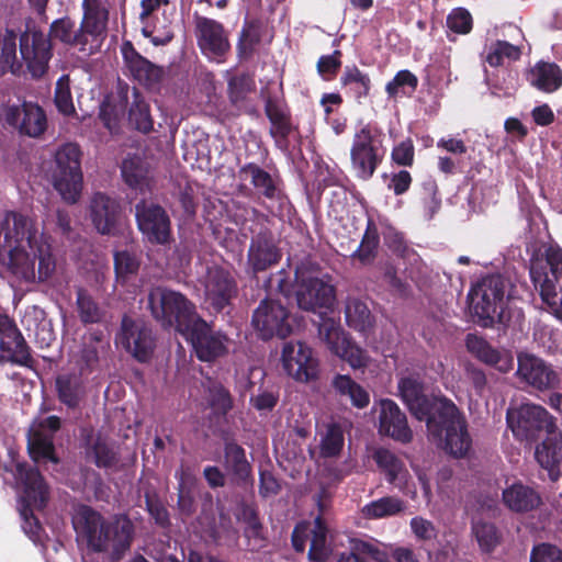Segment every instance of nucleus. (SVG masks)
Wrapping results in <instances>:
<instances>
[{
  "instance_id": "26",
  "label": "nucleus",
  "mask_w": 562,
  "mask_h": 562,
  "mask_svg": "<svg viewBox=\"0 0 562 562\" xmlns=\"http://www.w3.org/2000/svg\"><path fill=\"white\" fill-rule=\"evenodd\" d=\"M195 33L201 50L212 57L223 56L229 49V42L223 25L205 16L195 14Z\"/></svg>"
},
{
  "instance_id": "22",
  "label": "nucleus",
  "mask_w": 562,
  "mask_h": 562,
  "mask_svg": "<svg viewBox=\"0 0 562 562\" xmlns=\"http://www.w3.org/2000/svg\"><path fill=\"white\" fill-rule=\"evenodd\" d=\"M59 428L60 418L54 415L33 423L29 431L27 450L34 462L58 463L54 437Z\"/></svg>"
},
{
  "instance_id": "13",
  "label": "nucleus",
  "mask_w": 562,
  "mask_h": 562,
  "mask_svg": "<svg viewBox=\"0 0 562 562\" xmlns=\"http://www.w3.org/2000/svg\"><path fill=\"white\" fill-rule=\"evenodd\" d=\"M318 337L331 353L345 360L352 369H363L369 364L370 357L367 350L353 342L335 319H322L318 325Z\"/></svg>"
},
{
  "instance_id": "40",
  "label": "nucleus",
  "mask_w": 562,
  "mask_h": 562,
  "mask_svg": "<svg viewBox=\"0 0 562 562\" xmlns=\"http://www.w3.org/2000/svg\"><path fill=\"white\" fill-rule=\"evenodd\" d=\"M345 319L350 328L362 334L370 331L374 325V317L366 301L355 296L346 300Z\"/></svg>"
},
{
  "instance_id": "16",
  "label": "nucleus",
  "mask_w": 562,
  "mask_h": 562,
  "mask_svg": "<svg viewBox=\"0 0 562 562\" xmlns=\"http://www.w3.org/2000/svg\"><path fill=\"white\" fill-rule=\"evenodd\" d=\"M518 381L537 391H553L561 387V373L543 359L527 352L517 357Z\"/></svg>"
},
{
  "instance_id": "41",
  "label": "nucleus",
  "mask_w": 562,
  "mask_h": 562,
  "mask_svg": "<svg viewBox=\"0 0 562 562\" xmlns=\"http://www.w3.org/2000/svg\"><path fill=\"white\" fill-rule=\"evenodd\" d=\"M83 19L81 29L87 36L101 35L108 24L109 11L102 5L101 0H82Z\"/></svg>"
},
{
  "instance_id": "1",
  "label": "nucleus",
  "mask_w": 562,
  "mask_h": 562,
  "mask_svg": "<svg viewBox=\"0 0 562 562\" xmlns=\"http://www.w3.org/2000/svg\"><path fill=\"white\" fill-rule=\"evenodd\" d=\"M0 249L8 254L11 271L26 282H44L56 269L50 237L29 215L5 214L0 222Z\"/></svg>"
},
{
  "instance_id": "38",
  "label": "nucleus",
  "mask_w": 562,
  "mask_h": 562,
  "mask_svg": "<svg viewBox=\"0 0 562 562\" xmlns=\"http://www.w3.org/2000/svg\"><path fill=\"white\" fill-rule=\"evenodd\" d=\"M380 249V233L376 223L372 217H368L367 226L361 241L356 250L350 255L353 263L361 267H368L374 263Z\"/></svg>"
},
{
  "instance_id": "25",
  "label": "nucleus",
  "mask_w": 562,
  "mask_h": 562,
  "mask_svg": "<svg viewBox=\"0 0 562 562\" xmlns=\"http://www.w3.org/2000/svg\"><path fill=\"white\" fill-rule=\"evenodd\" d=\"M89 214L98 233L115 235L119 232L122 207L115 198L102 192L94 193L90 200Z\"/></svg>"
},
{
  "instance_id": "48",
  "label": "nucleus",
  "mask_w": 562,
  "mask_h": 562,
  "mask_svg": "<svg viewBox=\"0 0 562 562\" xmlns=\"http://www.w3.org/2000/svg\"><path fill=\"white\" fill-rule=\"evenodd\" d=\"M405 503L396 496H384L364 505L361 513L368 519H381L403 512Z\"/></svg>"
},
{
  "instance_id": "50",
  "label": "nucleus",
  "mask_w": 562,
  "mask_h": 562,
  "mask_svg": "<svg viewBox=\"0 0 562 562\" xmlns=\"http://www.w3.org/2000/svg\"><path fill=\"white\" fill-rule=\"evenodd\" d=\"M133 97L134 99L128 110V123L138 132L149 133L154 126L149 105L140 98L136 89L133 91Z\"/></svg>"
},
{
  "instance_id": "39",
  "label": "nucleus",
  "mask_w": 562,
  "mask_h": 562,
  "mask_svg": "<svg viewBox=\"0 0 562 562\" xmlns=\"http://www.w3.org/2000/svg\"><path fill=\"white\" fill-rule=\"evenodd\" d=\"M531 86L543 92H554L562 86V70L554 63L539 61L527 76Z\"/></svg>"
},
{
  "instance_id": "21",
  "label": "nucleus",
  "mask_w": 562,
  "mask_h": 562,
  "mask_svg": "<svg viewBox=\"0 0 562 562\" xmlns=\"http://www.w3.org/2000/svg\"><path fill=\"white\" fill-rule=\"evenodd\" d=\"M281 362L284 372L295 381L308 382L317 378L318 361L312 348L301 341L284 344Z\"/></svg>"
},
{
  "instance_id": "51",
  "label": "nucleus",
  "mask_w": 562,
  "mask_h": 562,
  "mask_svg": "<svg viewBox=\"0 0 562 562\" xmlns=\"http://www.w3.org/2000/svg\"><path fill=\"white\" fill-rule=\"evenodd\" d=\"M76 305L83 324H97L103 318V311L94 299L83 289L77 290Z\"/></svg>"
},
{
  "instance_id": "59",
  "label": "nucleus",
  "mask_w": 562,
  "mask_h": 562,
  "mask_svg": "<svg viewBox=\"0 0 562 562\" xmlns=\"http://www.w3.org/2000/svg\"><path fill=\"white\" fill-rule=\"evenodd\" d=\"M472 531L483 551L490 552L497 544L496 527L491 522L474 521Z\"/></svg>"
},
{
  "instance_id": "10",
  "label": "nucleus",
  "mask_w": 562,
  "mask_h": 562,
  "mask_svg": "<svg viewBox=\"0 0 562 562\" xmlns=\"http://www.w3.org/2000/svg\"><path fill=\"white\" fill-rule=\"evenodd\" d=\"M80 157V148L74 143L61 145L55 153L53 186L61 199L69 204L77 203L82 191Z\"/></svg>"
},
{
  "instance_id": "46",
  "label": "nucleus",
  "mask_w": 562,
  "mask_h": 562,
  "mask_svg": "<svg viewBox=\"0 0 562 562\" xmlns=\"http://www.w3.org/2000/svg\"><path fill=\"white\" fill-rule=\"evenodd\" d=\"M16 34L12 30L0 32V76L10 71L19 74L21 64L16 60Z\"/></svg>"
},
{
  "instance_id": "63",
  "label": "nucleus",
  "mask_w": 562,
  "mask_h": 562,
  "mask_svg": "<svg viewBox=\"0 0 562 562\" xmlns=\"http://www.w3.org/2000/svg\"><path fill=\"white\" fill-rule=\"evenodd\" d=\"M448 27L458 34H467L472 29V16L464 8L453 9L447 16Z\"/></svg>"
},
{
  "instance_id": "43",
  "label": "nucleus",
  "mask_w": 562,
  "mask_h": 562,
  "mask_svg": "<svg viewBox=\"0 0 562 562\" xmlns=\"http://www.w3.org/2000/svg\"><path fill=\"white\" fill-rule=\"evenodd\" d=\"M56 390L59 401L69 408L79 406L85 394L80 375L75 373L60 374L56 378Z\"/></svg>"
},
{
  "instance_id": "35",
  "label": "nucleus",
  "mask_w": 562,
  "mask_h": 562,
  "mask_svg": "<svg viewBox=\"0 0 562 562\" xmlns=\"http://www.w3.org/2000/svg\"><path fill=\"white\" fill-rule=\"evenodd\" d=\"M379 470L384 473L389 483L396 486L406 484L409 476L404 461L393 451L386 448H378L372 454Z\"/></svg>"
},
{
  "instance_id": "32",
  "label": "nucleus",
  "mask_w": 562,
  "mask_h": 562,
  "mask_svg": "<svg viewBox=\"0 0 562 562\" xmlns=\"http://www.w3.org/2000/svg\"><path fill=\"white\" fill-rule=\"evenodd\" d=\"M536 460L548 471L551 481H557L562 473V430L557 428L536 448Z\"/></svg>"
},
{
  "instance_id": "36",
  "label": "nucleus",
  "mask_w": 562,
  "mask_h": 562,
  "mask_svg": "<svg viewBox=\"0 0 562 562\" xmlns=\"http://www.w3.org/2000/svg\"><path fill=\"white\" fill-rule=\"evenodd\" d=\"M22 323L26 330L34 335L41 348L49 347L56 338L52 321L38 306L30 307L25 312Z\"/></svg>"
},
{
  "instance_id": "27",
  "label": "nucleus",
  "mask_w": 562,
  "mask_h": 562,
  "mask_svg": "<svg viewBox=\"0 0 562 562\" xmlns=\"http://www.w3.org/2000/svg\"><path fill=\"white\" fill-rule=\"evenodd\" d=\"M265 113L271 123L269 134L276 146L283 151L288 150L289 136L294 131L288 105L282 100L269 97L265 102Z\"/></svg>"
},
{
  "instance_id": "49",
  "label": "nucleus",
  "mask_w": 562,
  "mask_h": 562,
  "mask_svg": "<svg viewBox=\"0 0 562 562\" xmlns=\"http://www.w3.org/2000/svg\"><path fill=\"white\" fill-rule=\"evenodd\" d=\"M328 529L321 517L314 520L308 558L314 562H325L331 553L327 541Z\"/></svg>"
},
{
  "instance_id": "61",
  "label": "nucleus",
  "mask_w": 562,
  "mask_h": 562,
  "mask_svg": "<svg viewBox=\"0 0 562 562\" xmlns=\"http://www.w3.org/2000/svg\"><path fill=\"white\" fill-rule=\"evenodd\" d=\"M139 262L136 256L128 250L114 252V270L117 277L124 278L137 272Z\"/></svg>"
},
{
  "instance_id": "60",
  "label": "nucleus",
  "mask_w": 562,
  "mask_h": 562,
  "mask_svg": "<svg viewBox=\"0 0 562 562\" xmlns=\"http://www.w3.org/2000/svg\"><path fill=\"white\" fill-rule=\"evenodd\" d=\"M341 52L334 50L329 55H322L317 60V72L324 80H333L341 67Z\"/></svg>"
},
{
  "instance_id": "33",
  "label": "nucleus",
  "mask_w": 562,
  "mask_h": 562,
  "mask_svg": "<svg viewBox=\"0 0 562 562\" xmlns=\"http://www.w3.org/2000/svg\"><path fill=\"white\" fill-rule=\"evenodd\" d=\"M504 505L513 513L527 514L542 505L540 493L532 486L514 482L502 493Z\"/></svg>"
},
{
  "instance_id": "3",
  "label": "nucleus",
  "mask_w": 562,
  "mask_h": 562,
  "mask_svg": "<svg viewBox=\"0 0 562 562\" xmlns=\"http://www.w3.org/2000/svg\"><path fill=\"white\" fill-rule=\"evenodd\" d=\"M71 46H86L88 38L81 26L77 27L74 20L64 16L55 20L49 27V35L40 31L23 33L20 37V54L33 78L42 77L52 58L50 38Z\"/></svg>"
},
{
  "instance_id": "37",
  "label": "nucleus",
  "mask_w": 562,
  "mask_h": 562,
  "mask_svg": "<svg viewBox=\"0 0 562 562\" xmlns=\"http://www.w3.org/2000/svg\"><path fill=\"white\" fill-rule=\"evenodd\" d=\"M224 468L239 483H247L251 479V464L246 451L234 439L224 442Z\"/></svg>"
},
{
  "instance_id": "30",
  "label": "nucleus",
  "mask_w": 562,
  "mask_h": 562,
  "mask_svg": "<svg viewBox=\"0 0 562 562\" xmlns=\"http://www.w3.org/2000/svg\"><path fill=\"white\" fill-rule=\"evenodd\" d=\"M379 430L403 443L412 440L413 434L407 425V419L397 404L389 398L379 402Z\"/></svg>"
},
{
  "instance_id": "14",
  "label": "nucleus",
  "mask_w": 562,
  "mask_h": 562,
  "mask_svg": "<svg viewBox=\"0 0 562 562\" xmlns=\"http://www.w3.org/2000/svg\"><path fill=\"white\" fill-rule=\"evenodd\" d=\"M384 151L378 145L370 125L362 126L353 136L350 148L351 168L357 178L369 180L381 165Z\"/></svg>"
},
{
  "instance_id": "2",
  "label": "nucleus",
  "mask_w": 562,
  "mask_h": 562,
  "mask_svg": "<svg viewBox=\"0 0 562 562\" xmlns=\"http://www.w3.org/2000/svg\"><path fill=\"white\" fill-rule=\"evenodd\" d=\"M72 526L79 546L94 553L111 552L114 558L130 549L134 536V525L127 516L110 521L88 505L75 508Z\"/></svg>"
},
{
  "instance_id": "7",
  "label": "nucleus",
  "mask_w": 562,
  "mask_h": 562,
  "mask_svg": "<svg viewBox=\"0 0 562 562\" xmlns=\"http://www.w3.org/2000/svg\"><path fill=\"white\" fill-rule=\"evenodd\" d=\"M529 273L543 304L562 321V249L550 246L543 256L532 258Z\"/></svg>"
},
{
  "instance_id": "34",
  "label": "nucleus",
  "mask_w": 562,
  "mask_h": 562,
  "mask_svg": "<svg viewBox=\"0 0 562 562\" xmlns=\"http://www.w3.org/2000/svg\"><path fill=\"white\" fill-rule=\"evenodd\" d=\"M398 391L411 413L418 420H428L431 417L430 404L423 393L422 384L413 378H403L398 382Z\"/></svg>"
},
{
  "instance_id": "64",
  "label": "nucleus",
  "mask_w": 562,
  "mask_h": 562,
  "mask_svg": "<svg viewBox=\"0 0 562 562\" xmlns=\"http://www.w3.org/2000/svg\"><path fill=\"white\" fill-rule=\"evenodd\" d=\"M530 562H562V550L550 543H539L531 550Z\"/></svg>"
},
{
  "instance_id": "15",
  "label": "nucleus",
  "mask_w": 562,
  "mask_h": 562,
  "mask_svg": "<svg viewBox=\"0 0 562 562\" xmlns=\"http://www.w3.org/2000/svg\"><path fill=\"white\" fill-rule=\"evenodd\" d=\"M182 334L191 342L201 361H214L228 351L229 338L220 330H213L200 316Z\"/></svg>"
},
{
  "instance_id": "17",
  "label": "nucleus",
  "mask_w": 562,
  "mask_h": 562,
  "mask_svg": "<svg viewBox=\"0 0 562 562\" xmlns=\"http://www.w3.org/2000/svg\"><path fill=\"white\" fill-rule=\"evenodd\" d=\"M135 218L144 238L153 245H167L171 240V221L159 204L140 200L135 204Z\"/></svg>"
},
{
  "instance_id": "18",
  "label": "nucleus",
  "mask_w": 562,
  "mask_h": 562,
  "mask_svg": "<svg viewBox=\"0 0 562 562\" xmlns=\"http://www.w3.org/2000/svg\"><path fill=\"white\" fill-rule=\"evenodd\" d=\"M282 259V250L273 233L262 228L255 233L249 243L246 260V272L251 277L277 266Z\"/></svg>"
},
{
  "instance_id": "28",
  "label": "nucleus",
  "mask_w": 562,
  "mask_h": 562,
  "mask_svg": "<svg viewBox=\"0 0 562 562\" xmlns=\"http://www.w3.org/2000/svg\"><path fill=\"white\" fill-rule=\"evenodd\" d=\"M122 54L130 72L140 85L155 89L162 80L165 70L139 55L132 43L122 46Z\"/></svg>"
},
{
  "instance_id": "20",
  "label": "nucleus",
  "mask_w": 562,
  "mask_h": 562,
  "mask_svg": "<svg viewBox=\"0 0 562 562\" xmlns=\"http://www.w3.org/2000/svg\"><path fill=\"white\" fill-rule=\"evenodd\" d=\"M115 342L139 362L148 361L154 353L153 330L140 321H134L126 315L122 318Z\"/></svg>"
},
{
  "instance_id": "62",
  "label": "nucleus",
  "mask_w": 562,
  "mask_h": 562,
  "mask_svg": "<svg viewBox=\"0 0 562 562\" xmlns=\"http://www.w3.org/2000/svg\"><path fill=\"white\" fill-rule=\"evenodd\" d=\"M265 286L271 291L273 286L276 291L285 297L291 296L292 292L295 291V281L292 282L290 273L282 268L276 274H271L265 282Z\"/></svg>"
},
{
  "instance_id": "9",
  "label": "nucleus",
  "mask_w": 562,
  "mask_h": 562,
  "mask_svg": "<svg viewBox=\"0 0 562 562\" xmlns=\"http://www.w3.org/2000/svg\"><path fill=\"white\" fill-rule=\"evenodd\" d=\"M147 301L153 317L162 327H176L181 334L199 317L193 303L182 293L165 286L153 288Z\"/></svg>"
},
{
  "instance_id": "5",
  "label": "nucleus",
  "mask_w": 562,
  "mask_h": 562,
  "mask_svg": "<svg viewBox=\"0 0 562 562\" xmlns=\"http://www.w3.org/2000/svg\"><path fill=\"white\" fill-rule=\"evenodd\" d=\"M429 436L439 440L442 448L456 458L465 457L472 446L465 417L450 400H440L438 406L428 418Z\"/></svg>"
},
{
  "instance_id": "57",
  "label": "nucleus",
  "mask_w": 562,
  "mask_h": 562,
  "mask_svg": "<svg viewBox=\"0 0 562 562\" xmlns=\"http://www.w3.org/2000/svg\"><path fill=\"white\" fill-rule=\"evenodd\" d=\"M54 102L57 110L66 115L75 114V105L70 90V80L68 75H63L56 82Z\"/></svg>"
},
{
  "instance_id": "44",
  "label": "nucleus",
  "mask_w": 562,
  "mask_h": 562,
  "mask_svg": "<svg viewBox=\"0 0 562 562\" xmlns=\"http://www.w3.org/2000/svg\"><path fill=\"white\" fill-rule=\"evenodd\" d=\"M331 385L340 397L348 398L357 408H364L370 403L369 392L347 374L335 375Z\"/></svg>"
},
{
  "instance_id": "53",
  "label": "nucleus",
  "mask_w": 562,
  "mask_h": 562,
  "mask_svg": "<svg viewBox=\"0 0 562 562\" xmlns=\"http://www.w3.org/2000/svg\"><path fill=\"white\" fill-rule=\"evenodd\" d=\"M520 55L521 50L518 46L506 41H496L487 47L485 60L490 66L498 67L506 59L509 61L519 59Z\"/></svg>"
},
{
  "instance_id": "31",
  "label": "nucleus",
  "mask_w": 562,
  "mask_h": 562,
  "mask_svg": "<svg viewBox=\"0 0 562 562\" xmlns=\"http://www.w3.org/2000/svg\"><path fill=\"white\" fill-rule=\"evenodd\" d=\"M468 351L480 361L494 367L499 372L507 373L514 369V357L510 352L499 351L483 337L468 334L465 338Z\"/></svg>"
},
{
  "instance_id": "42",
  "label": "nucleus",
  "mask_w": 562,
  "mask_h": 562,
  "mask_svg": "<svg viewBox=\"0 0 562 562\" xmlns=\"http://www.w3.org/2000/svg\"><path fill=\"white\" fill-rule=\"evenodd\" d=\"M340 85L350 97L361 102L370 93L371 79L367 72L360 70L356 65H348L340 76Z\"/></svg>"
},
{
  "instance_id": "8",
  "label": "nucleus",
  "mask_w": 562,
  "mask_h": 562,
  "mask_svg": "<svg viewBox=\"0 0 562 562\" xmlns=\"http://www.w3.org/2000/svg\"><path fill=\"white\" fill-rule=\"evenodd\" d=\"M509 285L503 276L487 274L472 286L468 295L469 306L481 326L491 327L496 319H502Z\"/></svg>"
},
{
  "instance_id": "4",
  "label": "nucleus",
  "mask_w": 562,
  "mask_h": 562,
  "mask_svg": "<svg viewBox=\"0 0 562 562\" xmlns=\"http://www.w3.org/2000/svg\"><path fill=\"white\" fill-rule=\"evenodd\" d=\"M9 456L11 460L5 464V470L14 476L16 484L23 488L18 506L22 519V529L31 540L36 542L40 540L42 527L33 512L46 506L48 487L38 470L26 462L19 461L14 450L10 449Z\"/></svg>"
},
{
  "instance_id": "47",
  "label": "nucleus",
  "mask_w": 562,
  "mask_h": 562,
  "mask_svg": "<svg viewBox=\"0 0 562 562\" xmlns=\"http://www.w3.org/2000/svg\"><path fill=\"white\" fill-rule=\"evenodd\" d=\"M110 348L108 341L103 340L97 334H92L85 341L80 350V371L91 372L97 369L101 355L105 353Z\"/></svg>"
},
{
  "instance_id": "55",
  "label": "nucleus",
  "mask_w": 562,
  "mask_h": 562,
  "mask_svg": "<svg viewBox=\"0 0 562 562\" xmlns=\"http://www.w3.org/2000/svg\"><path fill=\"white\" fill-rule=\"evenodd\" d=\"M344 447V431L337 424L327 426L321 441V454L325 458L336 457Z\"/></svg>"
},
{
  "instance_id": "45",
  "label": "nucleus",
  "mask_w": 562,
  "mask_h": 562,
  "mask_svg": "<svg viewBox=\"0 0 562 562\" xmlns=\"http://www.w3.org/2000/svg\"><path fill=\"white\" fill-rule=\"evenodd\" d=\"M121 173L128 187L140 192L148 188V169L139 156H127L122 162Z\"/></svg>"
},
{
  "instance_id": "11",
  "label": "nucleus",
  "mask_w": 562,
  "mask_h": 562,
  "mask_svg": "<svg viewBox=\"0 0 562 562\" xmlns=\"http://www.w3.org/2000/svg\"><path fill=\"white\" fill-rule=\"evenodd\" d=\"M251 327L258 338L269 340L273 337L284 339L291 335L293 325L289 310L279 301L266 297L252 313Z\"/></svg>"
},
{
  "instance_id": "19",
  "label": "nucleus",
  "mask_w": 562,
  "mask_h": 562,
  "mask_svg": "<svg viewBox=\"0 0 562 562\" xmlns=\"http://www.w3.org/2000/svg\"><path fill=\"white\" fill-rule=\"evenodd\" d=\"M202 285L205 303L216 313L231 305L238 293L234 276L220 266L207 267Z\"/></svg>"
},
{
  "instance_id": "58",
  "label": "nucleus",
  "mask_w": 562,
  "mask_h": 562,
  "mask_svg": "<svg viewBox=\"0 0 562 562\" xmlns=\"http://www.w3.org/2000/svg\"><path fill=\"white\" fill-rule=\"evenodd\" d=\"M209 404L215 414L226 415L233 408V398L226 387L213 382L209 386Z\"/></svg>"
},
{
  "instance_id": "54",
  "label": "nucleus",
  "mask_w": 562,
  "mask_h": 562,
  "mask_svg": "<svg viewBox=\"0 0 562 562\" xmlns=\"http://www.w3.org/2000/svg\"><path fill=\"white\" fill-rule=\"evenodd\" d=\"M418 85L417 77L409 70H400L394 78L386 83L385 91L390 98L398 94L405 95L415 91Z\"/></svg>"
},
{
  "instance_id": "12",
  "label": "nucleus",
  "mask_w": 562,
  "mask_h": 562,
  "mask_svg": "<svg viewBox=\"0 0 562 562\" xmlns=\"http://www.w3.org/2000/svg\"><path fill=\"white\" fill-rule=\"evenodd\" d=\"M506 423L519 440L531 439L542 429L549 434L557 428L555 418L544 407L533 403L509 407Z\"/></svg>"
},
{
  "instance_id": "23",
  "label": "nucleus",
  "mask_w": 562,
  "mask_h": 562,
  "mask_svg": "<svg viewBox=\"0 0 562 562\" xmlns=\"http://www.w3.org/2000/svg\"><path fill=\"white\" fill-rule=\"evenodd\" d=\"M0 351L1 358L10 362L31 367L33 359L30 348L21 331L7 315L0 314Z\"/></svg>"
},
{
  "instance_id": "56",
  "label": "nucleus",
  "mask_w": 562,
  "mask_h": 562,
  "mask_svg": "<svg viewBox=\"0 0 562 562\" xmlns=\"http://www.w3.org/2000/svg\"><path fill=\"white\" fill-rule=\"evenodd\" d=\"M94 463L98 468L116 470L120 462L119 453L115 449L101 438H98L92 446Z\"/></svg>"
},
{
  "instance_id": "52",
  "label": "nucleus",
  "mask_w": 562,
  "mask_h": 562,
  "mask_svg": "<svg viewBox=\"0 0 562 562\" xmlns=\"http://www.w3.org/2000/svg\"><path fill=\"white\" fill-rule=\"evenodd\" d=\"M119 98L120 104H112L110 100H104L100 105L99 119L111 134L119 130L120 117L124 114V108L127 103V93L121 92Z\"/></svg>"
},
{
  "instance_id": "6",
  "label": "nucleus",
  "mask_w": 562,
  "mask_h": 562,
  "mask_svg": "<svg viewBox=\"0 0 562 562\" xmlns=\"http://www.w3.org/2000/svg\"><path fill=\"white\" fill-rule=\"evenodd\" d=\"M294 294L299 308L318 314L330 310L336 301L330 278L311 258H304L295 266Z\"/></svg>"
},
{
  "instance_id": "29",
  "label": "nucleus",
  "mask_w": 562,
  "mask_h": 562,
  "mask_svg": "<svg viewBox=\"0 0 562 562\" xmlns=\"http://www.w3.org/2000/svg\"><path fill=\"white\" fill-rule=\"evenodd\" d=\"M239 175L249 180L258 196L270 201H279L283 196L282 180L277 173H270L255 162L240 167Z\"/></svg>"
},
{
  "instance_id": "24",
  "label": "nucleus",
  "mask_w": 562,
  "mask_h": 562,
  "mask_svg": "<svg viewBox=\"0 0 562 562\" xmlns=\"http://www.w3.org/2000/svg\"><path fill=\"white\" fill-rule=\"evenodd\" d=\"M4 117L7 124L18 128L20 134L29 137L41 136L47 127L44 110L31 102L9 106L5 110Z\"/></svg>"
}]
</instances>
